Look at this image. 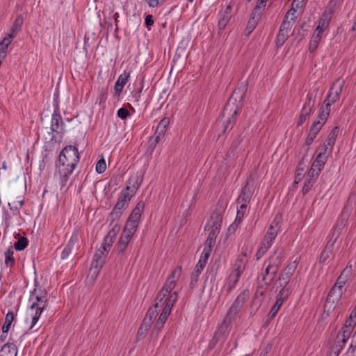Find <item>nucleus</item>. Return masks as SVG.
<instances>
[{
    "label": "nucleus",
    "instance_id": "nucleus-56",
    "mask_svg": "<svg viewBox=\"0 0 356 356\" xmlns=\"http://www.w3.org/2000/svg\"><path fill=\"white\" fill-rule=\"evenodd\" d=\"M341 231V230L339 229H337L336 227L334 228V229L332 232V234H331V238L327 242V243H331L332 247H334V243H336L339 236H340Z\"/></svg>",
    "mask_w": 356,
    "mask_h": 356
},
{
    "label": "nucleus",
    "instance_id": "nucleus-22",
    "mask_svg": "<svg viewBox=\"0 0 356 356\" xmlns=\"http://www.w3.org/2000/svg\"><path fill=\"white\" fill-rule=\"evenodd\" d=\"M351 274H352L351 266L346 267L341 272V275L338 277V279L334 286L343 289V285L348 281V280L349 277L351 275Z\"/></svg>",
    "mask_w": 356,
    "mask_h": 356
},
{
    "label": "nucleus",
    "instance_id": "nucleus-64",
    "mask_svg": "<svg viewBox=\"0 0 356 356\" xmlns=\"http://www.w3.org/2000/svg\"><path fill=\"white\" fill-rule=\"evenodd\" d=\"M117 115L122 120H125L127 118L128 116L130 115V113L127 108H120L117 112Z\"/></svg>",
    "mask_w": 356,
    "mask_h": 356
},
{
    "label": "nucleus",
    "instance_id": "nucleus-47",
    "mask_svg": "<svg viewBox=\"0 0 356 356\" xmlns=\"http://www.w3.org/2000/svg\"><path fill=\"white\" fill-rule=\"evenodd\" d=\"M266 268L264 272L261 273V280L264 282V284L267 286L272 284L274 281H269L270 279V270L267 265H265Z\"/></svg>",
    "mask_w": 356,
    "mask_h": 356
},
{
    "label": "nucleus",
    "instance_id": "nucleus-16",
    "mask_svg": "<svg viewBox=\"0 0 356 356\" xmlns=\"http://www.w3.org/2000/svg\"><path fill=\"white\" fill-rule=\"evenodd\" d=\"M131 197L129 192L122 191L113 208L115 209V210L118 209L122 212L124 211L128 208Z\"/></svg>",
    "mask_w": 356,
    "mask_h": 356
},
{
    "label": "nucleus",
    "instance_id": "nucleus-15",
    "mask_svg": "<svg viewBox=\"0 0 356 356\" xmlns=\"http://www.w3.org/2000/svg\"><path fill=\"white\" fill-rule=\"evenodd\" d=\"M318 176V172H314V169L309 170L302 189L303 195L307 194L312 189Z\"/></svg>",
    "mask_w": 356,
    "mask_h": 356
},
{
    "label": "nucleus",
    "instance_id": "nucleus-46",
    "mask_svg": "<svg viewBox=\"0 0 356 356\" xmlns=\"http://www.w3.org/2000/svg\"><path fill=\"white\" fill-rule=\"evenodd\" d=\"M5 264L8 267H11L15 264L13 250H12V248L8 249V250L5 252Z\"/></svg>",
    "mask_w": 356,
    "mask_h": 356
},
{
    "label": "nucleus",
    "instance_id": "nucleus-50",
    "mask_svg": "<svg viewBox=\"0 0 356 356\" xmlns=\"http://www.w3.org/2000/svg\"><path fill=\"white\" fill-rule=\"evenodd\" d=\"M103 266L104 265H99V264H96L95 262H92L89 274L92 279H95L97 277Z\"/></svg>",
    "mask_w": 356,
    "mask_h": 356
},
{
    "label": "nucleus",
    "instance_id": "nucleus-17",
    "mask_svg": "<svg viewBox=\"0 0 356 356\" xmlns=\"http://www.w3.org/2000/svg\"><path fill=\"white\" fill-rule=\"evenodd\" d=\"M247 254L245 252H242L237 257L234 265V270L232 273H234L237 275H241L245 269L246 264L248 263V260L246 259Z\"/></svg>",
    "mask_w": 356,
    "mask_h": 356
},
{
    "label": "nucleus",
    "instance_id": "nucleus-60",
    "mask_svg": "<svg viewBox=\"0 0 356 356\" xmlns=\"http://www.w3.org/2000/svg\"><path fill=\"white\" fill-rule=\"evenodd\" d=\"M121 229V225L118 222L115 223L112 227V229L108 232V235H111L115 238L116 235L119 233Z\"/></svg>",
    "mask_w": 356,
    "mask_h": 356
},
{
    "label": "nucleus",
    "instance_id": "nucleus-40",
    "mask_svg": "<svg viewBox=\"0 0 356 356\" xmlns=\"http://www.w3.org/2000/svg\"><path fill=\"white\" fill-rule=\"evenodd\" d=\"M280 229V222L274 220L269 226L266 234L273 238H276Z\"/></svg>",
    "mask_w": 356,
    "mask_h": 356
},
{
    "label": "nucleus",
    "instance_id": "nucleus-12",
    "mask_svg": "<svg viewBox=\"0 0 356 356\" xmlns=\"http://www.w3.org/2000/svg\"><path fill=\"white\" fill-rule=\"evenodd\" d=\"M296 268V265L293 264H289L279 275L277 280L276 284H279V286H287L291 277L294 273Z\"/></svg>",
    "mask_w": 356,
    "mask_h": 356
},
{
    "label": "nucleus",
    "instance_id": "nucleus-33",
    "mask_svg": "<svg viewBox=\"0 0 356 356\" xmlns=\"http://www.w3.org/2000/svg\"><path fill=\"white\" fill-rule=\"evenodd\" d=\"M222 222V216L221 213L215 211L211 216V220L209 222L210 227L220 229Z\"/></svg>",
    "mask_w": 356,
    "mask_h": 356
},
{
    "label": "nucleus",
    "instance_id": "nucleus-62",
    "mask_svg": "<svg viewBox=\"0 0 356 356\" xmlns=\"http://www.w3.org/2000/svg\"><path fill=\"white\" fill-rule=\"evenodd\" d=\"M268 249L269 248H267V246L261 243L260 247L256 254L257 259H260Z\"/></svg>",
    "mask_w": 356,
    "mask_h": 356
},
{
    "label": "nucleus",
    "instance_id": "nucleus-48",
    "mask_svg": "<svg viewBox=\"0 0 356 356\" xmlns=\"http://www.w3.org/2000/svg\"><path fill=\"white\" fill-rule=\"evenodd\" d=\"M282 304H283V302H282L281 300H276L275 303L274 304V305L273 306V307L271 308V309L268 314V320H270V321L272 320L276 316L277 312L280 309V307L282 306Z\"/></svg>",
    "mask_w": 356,
    "mask_h": 356
},
{
    "label": "nucleus",
    "instance_id": "nucleus-20",
    "mask_svg": "<svg viewBox=\"0 0 356 356\" xmlns=\"http://www.w3.org/2000/svg\"><path fill=\"white\" fill-rule=\"evenodd\" d=\"M353 318H353L352 316H350L349 318L346 321L345 324L343 325V326L341 329V331L340 332H339L337 334V335H341L343 340L348 339L350 337V336L354 329L353 323H355V322H354Z\"/></svg>",
    "mask_w": 356,
    "mask_h": 356
},
{
    "label": "nucleus",
    "instance_id": "nucleus-32",
    "mask_svg": "<svg viewBox=\"0 0 356 356\" xmlns=\"http://www.w3.org/2000/svg\"><path fill=\"white\" fill-rule=\"evenodd\" d=\"M260 19V17L259 16L258 14H257L256 15H254L253 14L251 13V16H250V18L248 22V24H247V26L245 29V35H249L254 30V29L256 28L257 24H258V22Z\"/></svg>",
    "mask_w": 356,
    "mask_h": 356
},
{
    "label": "nucleus",
    "instance_id": "nucleus-41",
    "mask_svg": "<svg viewBox=\"0 0 356 356\" xmlns=\"http://www.w3.org/2000/svg\"><path fill=\"white\" fill-rule=\"evenodd\" d=\"M169 124V120L168 118H163L162 119L155 131V134H159L160 136H163L166 131V127Z\"/></svg>",
    "mask_w": 356,
    "mask_h": 356
},
{
    "label": "nucleus",
    "instance_id": "nucleus-13",
    "mask_svg": "<svg viewBox=\"0 0 356 356\" xmlns=\"http://www.w3.org/2000/svg\"><path fill=\"white\" fill-rule=\"evenodd\" d=\"M143 182V178L138 175H132L128 180L127 185L122 191L129 192L130 195L133 197Z\"/></svg>",
    "mask_w": 356,
    "mask_h": 356
},
{
    "label": "nucleus",
    "instance_id": "nucleus-8",
    "mask_svg": "<svg viewBox=\"0 0 356 356\" xmlns=\"http://www.w3.org/2000/svg\"><path fill=\"white\" fill-rule=\"evenodd\" d=\"M56 173L59 175L60 185L61 187L66 186L70 175L73 172L76 166H72V164L65 162H59L56 163Z\"/></svg>",
    "mask_w": 356,
    "mask_h": 356
},
{
    "label": "nucleus",
    "instance_id": "nucleus-18",
    "mask_svg": "<svg viewBox=\"0 0 356 356\" xmlns=\"http://www.w3.org/2000/svg\"><path fill=\"white\" fill-rule=\"evenodd\" d=\"M252 196V191L249 186L248 181L243 187L241 192L237 199V202L240 204H247L251 200Z\"/></svg>",
    "mask_w": 356,
    "mask_h": 356
},
{
    "label": "nucleus",
    "instance_id": "nucleus-43",
    "mask_svg": "<svg viewBox=\"0 0 356 356\" xmlns=\"http://www.w3.org/2000/svg\"><path fill=\"white\" fill-rule=\"evenodd\" d=\"M330 107L327 105L322 104L321 107V112L318 115V118L322 122H325L330 113Z\"/></svg>",
    "mask_w": 356,
    "mask_h": 356
},
{
    "label": "nucleus",
    "instance_id": "nucleus-28",
    "mask_svg": "<svg viewBox=\"0 0 356 356\" xmlns=\"http://www.w3.org/2000/svg\"><path fill=\"white\" fill-rule=\"evenodd\" d=\"M327 160V159L325 158V155H317L310 169H314V172H318V174L320 175L321 170L324 168V165Z\"/></svg>",
    "mask_w": 356,
    "mask_h": 356
},
{
    "label": "nucleus",
    "instance_id": "nucleus-61",
    "mask_svg": "<svg viewBox=\"0 0 356 356\" xmlns=\"http://www.w3.org/2000/svg\"><path fill=\"white\" fill-rule=\"evenodd\" d=\"M302 172L303 168H300V166H298L293 182L294 185H297L302 180L304 175Z\"/></svg>",
    "mask_w": 356,
    "mask_h": 356
},
{
    "label": "nucleus",
    "instance_id": "nucleus-44",
    "mask_svg": "<svg viewBox=\"0 0 356 356\" xmlns=\"http://www.w3.org/2000/svg\"><path fill=\"white\" fill-rule=\"evenodd\" d=\"M312 111V109L303 106L300 114L297 126H301L306 121L307 117L311 114Z\"/></svg>",
    "mask_w": 356,
    "mask_h": 356
},
{
    "label": "nucleus",
    "instance_id": "nucleus-49",
    "mask_svg": "<svg viewBox=\"0 0 356 356\" xmlns=\"http://www.w3.org/2000/svg\"><path fill=\"white\" fill-rule=\"evenodd\" d=\"M28 245V240L25 237H20L15 243V248L17 251L24 250Z\"/></svg>",
    "mask_w": 356,
    "mask_h": 356
},
{
    "label": "nucleus",
    "instance_id": "nucleus-29",
    "mask_svg": "<svg viewBox=\"0 0 356 356\" xmlns=\"http://www.w3.org/2000/svg\"><path fill=\"white\" fill-rule=\"evenodd\" d=\"M247 208V204H240V207L237 209L236 216L234 223L229 227V230L231 229L235 230L238 226V225L241 222L244 214L245 213V210Z\"/></svg>",
    "mask_w": 356,
    "mask_h": 356
},
{
    "label": "nucleus",
    "instance_id": "nucleus-63",
    "mask_svg": "<svg viewBox=\"0 0 356 356\" xmlns=\"http://www.w3.org/2000/svg\"><path fill=\"white\" fill-rule=\"evenodd\" d=\"M161 136H160L154 133V135L153 136V140L150 142L149 149H150L151 151H153L156 145L159 143Z\"/></svg>",
    "mask_w": 356,
    "mask_h": 356
},
{
    "label": "nucleus",
    "instance_id": "nucleus-23",
    "mask_svg": "<svg viewBox=\"0 0 356 356\" xmlns=\"http://www.w3.org/2000/svg\"><path fill=\"white\" fill-rule=\"evenodd\" d=\"M231 6H227L223 12L220 13V18L218 19V28L220 30L224 29L231 18Z\"/></svg>",
    "mask_w": 356,
    "mask_h": 356
},
{
    "label": "nucleus",
    "instance_id": "nucleus-38",
    "mask_svg": "<svg viewBox=\"0 0 356 356\" xmlns=\"http://www.w3.org/2000/svg\"><path fill=\"white\" fill-rule=\"evenodd\" d=\"M159 307V302H156L154 307H150L145 315V318L153 323L154 319L159 314L157 308Z\"/></svg>",
    "mask_w": 356,
    "mask_h": 356
},
{
    "label": "nucleus",
    "instance_id": "nucleus-57",
    "mask_svg": "<svg viewBox=\"0 0 356 356\" xmlns=\"http://www.w3.org/2000/svg\"><path fill=\"white\" fill-rule=\"evenodd\" d=\"M106 169V161L104 159H99L96 163V171L98 173H103Z\"/></svg>",
    "mask_w": 356,
    "mask_h": 356
},
{
    "label": "nucleus",
    "instance_id": "nucleus-52",
    "mask_svg": "<svg viewBox=\"0 0 356 356\" xmlns=\"http://www.w3.org/2000/svg\"><path fill=\"white\" fill-rule=\"evenodd\" d=\"M122 213H123L122 211H119L118 209L115 210V209L113 208L109 215L108 219L110 220V224L112 225L115 222V221L118 220L120 218V217L122 216Z\"/></svg>",
    "mask_w": 356,
    "mask_h": 356
},
{
    "label": "nucleus",
    "instance_id": "nucleus-51",
    "mask_svg": "<svg viewBox=\"0 0 356 356\" xmlns=\"http://www.w3.org/2000/svg\"><path fill=\"white\" fill-rule=\"evenodd\" d=\"M266 6V3L265 0H257V4L254 8L252 14H253L254 15L258 14L259 16L261 17V9L264 8Z\"/></svg>",
    "mask_w": 356,
    "mask_h": 356
},
{
    "label": "nucleus",
    "instance_id": "nucleus-59",
    "mask_svg": "<svg viewBox=\"0 0 356 356\" xmlns=\"http://www.w3.org/2000/svg\"><path fill=\"white\" fill-rule=\"evenodd\" d=\"M24 204L23 200H13L8 203L10 209L11 210H19Z\"/></svg>",
    "mask_w": 356,
    "mask_h": 356
},
{
    "label": "nucleus",
    "instance_id": "nucleus-42",
    "mask_svg": "<svg viewBox=\"0 0 356 356\" xmlns=\"http://www.w3.org/2000/svg\"><path fill=\"white\" fill-rule=\"evenodd\" d=\"M339 100V97L333 92L330 89L329 90L328 94L325 97L323 104L331 107L332 104Z\"/></svg>",
    "mask_w": 356,
    "mask_h": 356
},
{
    "label": "nucleus",
    "instance_id": "nucleus-31",
    "mask_svg": "<svg viewBox=\"0 0 356 356\" xmlns=\"http://www.w3.org/2000/svg\"><path fill=\"white\" fill-rule=\"evenodd\" d=\"M108 254V252L107 250L105 249V250H103L102 248L100 247L95 252L92 262H95L96 264L104 265L106 262Z\"/></svg>",
    "mask_w": 356,
    "mask_h": 356
},
{
    "label": "nucleus",
    "instance_id": "nucleus-35",
    "mask_svg": "<svg viewBox=\"0 0 356 356\" xmlns=\"http://www.w3.org/2000/svg\"><path fill=\"white\" fill-rule=\"evenodd\" d=\"M344 83L345 81L339 78L333 82L330 89L340 98Z\"/></svg>",
    "mask_w": 356,
    "mask_h": 356
},
{
    "label": "nucleus",
    "instance_id": "nucleus-14",
    "mask_svg": "<svg viewBox=\"0 0 356 356\" xmlns=\"http://www.w3.org/2000/svg\"><path fill=\"white\" fill-rule=\"evenodd\" d=\"M284 260V250L282 248H277L274 253L265 261L264 266L269 264L274 266L281 267Z\"/></svg>",
    "mask_w": 356,
    "mask_h": 356
},
{
    "label": "nucleus",
    "instance_id": "nucleus-3",
    "mask_svg": "<svg viewBox=\"0 0 356 356\" xmlns=\"http://www.w3.org/2000/svg\"><path fill=\"white\" fill-rule=\"evenodd\" d=\"M250 295L249 289H244L241 292L231 307L229 308L225 318L222 323L221 327H227L232 321L236 318V314L241 310L244 303L248 300Z\"/></svg>",
    "mask_w": 356,
    "mask_h": 356
},
{
    "label": "nucleus",
    "instance_id": "nucleus-9",
    "mask_svg": "<svg viewBox=\"0 0 356 356\" xmlns=\"http://www.w3.org/2000/svg\"><path fill=\"white\" fill-rule=\"evenodd\" d=\"M343 291L341 289L333 286L328 293L327 297L324 305V310H333L338 302L340 300Z\"/></svg>",
    "mask_w": 356,
    "mask_h": 356
},
{
    "label": "nucleus",
    "instance_id": "nucleus-39",
    "mask_svg": "<svg viewBox=\"0 0 356 356\" xmlns=\"http://www.w3.org/2000/svg\"><path fill=\"white\" fill-rule=\"evenodd\" d=\"M14 320V313L13 312H8L5 318V322L3 323V325L2 327V332L3 333H6L8 332L11 323Z\"/></svg>",
    "mask_w": 356,
    "mask_h": 356
},
{
    "label": "nucleus",
    "instance_id": "nucleus-19",
    "mask_svg": "<svg viewBox=\"0 0 356 356\" xmlns=\"http://www.w3.org/2000/svg\"><path fill=\"white\" fill-rule=\"evenodd\" d=\"M348 339L343 340L341 335H337L334 344L332 346L328 356H339Z\"/></svg>",
    "mask_w": 356,
    "mask_h": 356
},
{
    "label": "nucleus",
    "instance_id": "nucleus-2",
    "mask_svg": "<svg viewBox=\"0 0 356 356\" xmlns=\"http://www.w3.org/2000/svg\"><path fill=\"white\" fill-rule=\"evenodd\" d=\"M35 288L31 292L29 300L32 301L30 306V311L34 312L31 314V325L30 329H32L39 320L42 312L47 306L48 294L45 289L39 286L36 280L34 282Z\"/></svg>",
    "mask_w": 356,
    "mask_h": 356
},
{
    "label": "nucleus",
    "instance_id": "nucleus-1",
    "mask_svg": "<svg viewBox=\"0 0 356 356\" xmlns=\"http://www.w3.org/2000/svg\"><path fill=\"white\" fill-rule=\"evenodd\" d=\"M181 273V266H177L169 275L156 297V302H159V307L164 306L163 309L170 312L177 300V292L172 291L175 289Z\"/></svg>",
    "mask_w": 356,
    "mask_h": 356
},
{
    "label": "nucleus",
    "instance_id": "nucleus-37",
    "mask_svg": "<svg viewBox=\"0 0 356 356\" xmlns=\"http://www.w3.org/2000/svg\"><path fill=\"white\" fill-rule=\"evenodd\" d=\"M332 18H328L325 16V13H323L321 18L318 22V24L315 30L318 33H323L325 29L328 26Z\"/></svg>",
    "mask_w": 356,
    "mask_h": 356
},
{
    "label": "nucleus",
    "instance_id": "nucleus-10",
    "mask_svg": "<svg viewBox=\"0 0 356 356\" xmlns=\"http://www.w3.org/2000/svg\"><path fill=\"white\" fill-rule=\"evenodd\" d=\"M292 24L291 21L286 19L283 20L277 36L276 44L277 47L283 45L289 38V32L292 28Z\"/></svg>",
    "mask_w": 356,
    "mask_h": 356
},
{
    "label": "nucleus",
    "instance_id": "nucleus-36",
    "mask_svg": "<svg viewBox=\"0 0 356 356\" xmlns=\"http://www.w3.org/2000/svg\"><path fill=\"white\" fill-rule=\"evenodd\" d=\"M333 248L331 243H327L324 250L322 251L320 257V263H325L326 260L330 257V255L332 252Z\"/></svg>",
    "mask_w": 356,
    "mask_h": 356
},
{
    "label": "nucleus",
    "instance_id": "nucleus-55",
    "mask_svg": "<svg viewBox=\"0 0 356 356\" xmlns=\"http://www.w3.org/2000/svg\"><path fill=\"white\" fill-rule=\"evenodd\" d=\"M321 40L318 38V36L312 37L310 42L309 44V51L312 53L314 52L318 47V44Z\"/></svg>",
    "mask_w": 356,
    "mask_h": 356
},
{
    "label": "nucleus",
    "instance_id": "nucleus-27",
    "mask_svg": "<svg viewBox=\"0 0 356 356\" xmlns=\"http://www.w3.org/2000/svg\"><path fill=\"white\" fill-rule=\"evenodd\" d=\"M78 241V234H72L67 244L61 252V258L65 259L68 257L70 254L72 252V250L74 246L75 243Z\"/></svg>",
    "mask_w": 356,
    "mask_h": 356
},
{
    "label": "nucleus",
    "instance_id": "nucleus-11",
    "mask_svg": "<svg viewBox=\"0 0 356 356\" xmlns=\"http://www.w3.org/2000/svg\"><path fill=\"white\" fill-rule=\"evenodd\" d=\"M136 232L129 229L127 228H124L122 234L115 245V250L117 252L120 253H122L125 249L127 248V245L132 238L133 235Z\"/></svg>",
    "mask_w": 356,
    "mask_h": 356
},
{
    "label": "nucleus",
    "instance_id": "nucleus-30",
    "mask_svg": "<svg viewBox=\"0 0 356 356\" xmlns=\"http://www.w3.org/2000/svg\"><path fill=\"white\" fill-rule=\"evenodd\" d=\"M343 2V0H330L326 7L324 13L325 16L332 18L336 8Z\"/></svg>",
    "mask_w": 356,
    "mask_h": 356
},
{
    "label": "nucleus",
    "instance_id": "nucleus-7",
    "mask_svg": "<svg viewBox=\"0 0 356 356\" xmlns=\"http://www.w3.org/2000/svg\"><path fill=\"white\" fill-rule=\"evenodd\" d=\"M145 208V202L143 201H139L136 207L132 210L127 223L125 225V228L133 230L134 232L136 231V229L138 225V222L141 217V213Z\"/></svg>",
    "mask_w": 356,
    "mask_h": 356
},
{
    "label": "nucleus",
    "instance_id": "nucleus-5",
    "mask_svg": "<svg viewBox=\"0 0 356 356\" xmlns=\"http://www.w3.org/2000/svg\"><path fill=\"white\" fill-rule=\"evenodd\" d=\"M51 132L49 133V134L51 135V141H56V136L54 134L59 135V136L62 138L65 133L64 122L60 115L58 107L54 109L51 116Z\"/></svg>",
    "mask_w": 356,
    "mask_h": 356
},
{
    "label": "nucleus",
    "instance_id": "nucleus-6",
    "mask_svg": "<svg viewBox=\"0 0 356 356\" xmlns=\"http://www.w3.org/2000/svg\"><path fill=\"white\" fill-rule=\"evenodd\" d=\"M79 159L78 149L75 146L67 145L60 152L58 161L68 163L72 164V166H76Z\"/></svg>",
    "mask_w": 356,
    "mask_h": 356
},
{
    "label": "nucleus",
    "instance_id": "nucleus-26",
    "mask_svg": "<svg viewBox=\"0 0 356 356\" xmlns=\"http://www.w3.org/2000/svg\"><path fill=\"white\" fill-rule=\"evenodd\" d=\"M17 348L15 344L7 343L0 350V356H17Z\"/></svg>",
    "mask_w": 356,
    "mask_h": 356
},
{
    "label": "nucleus",
    "instance_id": "nucleus-45",
    "mask_svg": "<svg viewBox=\"0 0 356 356\" xmlns=\"http://www.w3.org/2000/svg\"><path fill=\"white\" fill-rule=\"evenodd\" d=\"M13 38H10V34L8 33L7 38H4L0 42V55H5L8 49V45L10 44L11 40Z\"/></svg>",
    "mask_w": 356,
    "mask_h": 356
},
{
    "label": "nucleus",
    "instance_id": "nucleus-34",
    "mask_svg": "<svg viewBox=\"0 0 356 356\" xmlns=\"http://www.w3.org/2000/svg\"><path fill=\"white\" fill-rule=\"evenodd\" d=\"M23 22L24 19L21 15L16 17L9 33V34H10V38H14L16 36L23 24Z\"/></svg>",
    "mask_w": 356,
    "mask_h": 356
},
{
    "label": "nucleus",
    "instance_id": "nucleus-53",
    "mask_svg": "<svg viewBox=\"0 0 356 356\" xmlns=\"http://www.w3.org/2000/svg\"><path fill=\"white\" fill-rule=\"evenodd\" d=\"M315 97L316 95H313L312 92H309L307 95V101L304 104L303 106L309 108L310 109H313L315 104Z\"/></svg>",
    "mask_w": 356,
    "mask_h": 356
},
{
    "label": "nucleus",
    "instance_id": "nucleus-25",
    "mask_svg": "<svg viewBox=\"0 0 356 356\" xmlns=\"http://www.w3.org/2000/svg\"><path fill=\"white\" fill-rule=\"evenodd\" d=\"M350 208H349L347 205L343 207V209L341 213V216L339 217L335 227L339 229H342L347 224L350 213Z\"/></svg>",
    "mask_w": 356,
    "mask_h": 356
},
{
    "label": "nucleus",
    "instance_id": "nucleus-24",
    "mask_svg": "<svg viewBox=\"0 0 356 356\" xmlns=\"http://www.w3.org/2000/svg\"><path fill=\"white\" fill-rule=\"evenodd\" d=\"M241 275L231 273L227 278L224 288L227 293H230L237 285Z\"/></svg>",
    "mask_w": 356,
    "mask_h": 356
},
{
    "label": "nucleus",
    "instance_id": "nucleus-58",
    "mask_svg": "<svg viewBox=\"0 0 356 356\" xmlns=\"http://www.w3.org/2000/svg\"><path fill=\"white\" fill-rule=\"evenodd\" d=\"M211 252V251H210V250L204 249L203 252L202 253L201 257L198 262L206 266V264H207V260L210 256Z\"/></svg>",
    "mask_w": 356,
    "mask_h": 356
},
{
    "label": "nucleus",
    "instance_id": "nucleus-4",
    "mask_svg": "<svg viewBox=\"0 0 356 356\" xmlns=\"http://www.w3.org/2000/svg\"><path fill=\"white\" fill-rule=\"evenodd\" d=\"M246 91L247 86L245 84H241L234 90L226 105L224 106L223 115H229L232 112V117L236 116L238 111V106L236 105V102L238 100L240 103L243 101Z\"/></svg>",
    "mask_w": 356,
    "mask_h": 356
},
{
    "label": "nucleus",
    "instance_id": "nucleus-21",
    "mask_svg": "<svg viewBox=\"0 0 356 356\" xmlns=\"http://www.w3.org/2000/svg\"><path fill=\"white\" fill-rule=\"evenodd\" d=\"M129 76L130 73L126 72H124L122 74L120 75L114 86L116 95H120L124 88V86L126 85L129 80Z\"/></svg>",
    "mask_w": 356,
    "mask_h": 356
},
{
    "label": "nucleus",
    "instance_id": "nucleus-54",
    "mask_svg": "<svg viewBox=\"0 0 356 356\" xmlns=\"http://www.w3.org/2000/svg\"><path fill=\"white\" fill-rule=\"evenodd\" d=\"M277 288H280V291L279 292V297L277 300H281L282 302H284V300L288 297L289 295V289L287 288V286L283 287V286H279V284H277Z\"/></svg>",
    "mask_w": 356,
    "mask_h": 356
}]
</instances>
